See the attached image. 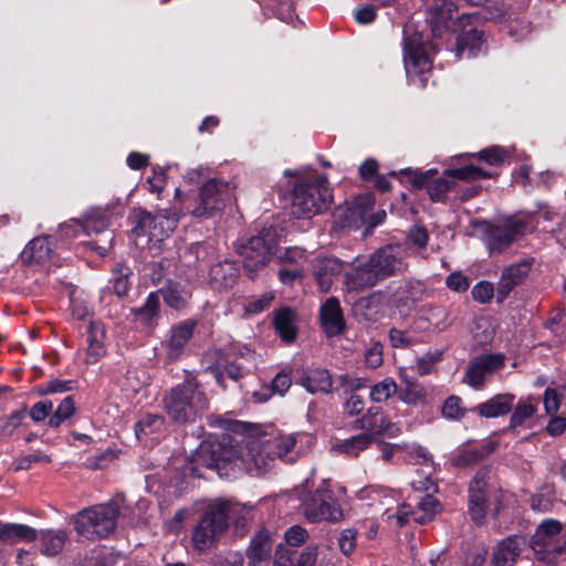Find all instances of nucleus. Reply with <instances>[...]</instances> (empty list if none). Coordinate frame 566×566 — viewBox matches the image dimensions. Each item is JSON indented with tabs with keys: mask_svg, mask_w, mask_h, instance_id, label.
<instances>
[{
	"mask_svg": "<svg viewBox=\"0 0 566 566\" xmlns=\"http://www.w3.org/2000/svg\"><path fill=\"white\" fill-rule=\"evenodd\" d=\"M271 552L270 538L263 533L256 534L247 551V557L251 565H256L269 557Z\"/></svg>",
	"mask_w": 566,
	"mask_h": 566,
	"instance_id": "nucleus-46",
	"label": "nucleus"
},
{
	"mask_svg": "<svg viewBox=\"0 0 566 566\" xmlns=\"http://www.w3.org/2000/svg\"><path fill=\"white\" fill-rule=\"evenodd\" d=\"M514 396L509 394L496 395L488 401L475 407V411L485 418H495L511 411Z\"/></svg>",
	"mask_w": 566,
	"mask_h": 566,
	"instance_id": "nucleus-40",
	"label": "nucleus"
},
{
	"mask_svg": "<svg viewBox=\"0 0 566 566\" xmlns=\"http://www.w3.org/2000/svg\"><path fill=\"white\" fill-rule=\"evenodd\" d=\"M40 552L44 556L54 557L62 553L69 534L64 530H43L39 532Z\"/></svg>",
	"mask_w": 566,
	"mask_h": 566,
	"instance_id": "nucleus-36",
	"label": "nucleus"
},
{
	"mask_svg": "<svg viewBox=\"0 0 566 566\" xmlns=\"http://www.w3.org/2000/svg\"><path fill=\"white\" fill-rule=\"evenodd\" d=\"M298 384L311 394H328L333 388L331 373L325 368L307 367L301 371Z\"/></svg>",
	"mask_w": 566,
	"mask_h": 566,
	"instance_id": "nucleus-23",
	"label": "nucleus"
},
{
	"mask_svg": "<svg viewBox=\"0 0 566 566\" xmlns=\"http://www.w3.org/2000/svg\"><path fill=\"white\" fill-rule=\"evenodd\" d=\"M163 407L174 423L182 426L201 418L209 409V399L197 377L187 373L181 384L164 395Z\"/></svg>",
	"mask_w": 566,
	"mask_h": 566,
	"instance_id": "nucleus-1",
	"label": "nucleus"
},
{
	"mask_svg": "<svg viewBox=\"0 0 566 566\" xmlns=\"http://www.w3.org/2000/svg\"><path fill=\"white\" fill-rule=\"evenodd\" d=\"M160 300L158 292H151L143 306L132 308L135 319L143 325L150 326L158 317Z\"/></svg>",
	"mask_w": 566,
	"mask_h": 566,
	"instance_id": "nucleus-45",
	"label": "nucleus"
},
{
	"mask_svg": "<svg viewBox=\"0 0 566 566\" xmlns=\"http://www.w3.org/2000/svg\"><path fill=\"white\" fill-rule=\"evenodd\" d=\"M381 407L373 406L358 419L355 420V428L360 430H367L368 432L378 422L381 413Z\"/></svg>",
	"mask_w": 566,
	"mask_h": 566,
	"instance_id": "nucleus-64",
	"label": "nucleus"
},
{
	"mask_svg": "<svg viewBox=\"0 0 566 566\" xmlns=\"http://www.w3.org/2000/svg\"><path fill=\"white\" fill-rule=\"evenodd\" d=\"M275 459H269L263 451V444L258 440L248 443V451L240 461L251 475L263 474Z\"/></svg>",
	"mask_w": 566,
	"mask_h": 566,
	"instance_id": "nucleus-27",
	"label": "nucleus"
},
{
	"mask_svg": "<svg viewBox=\"0 0 566 566\" xmlns=\"http://www.w3.org/2000/svg\"><path fill=\"white\" fill-rule=\"evenodd\" d=\"M437 44H427L421 33L406 25L403 29V63L410 82L424 86L431 72L432 60L429 50H436Z\"/></svg>",
	"mask_w": 566,
	"mask_h": 566,
	"instance_id": "nucleus-6",
	"label": "nucleus"
},
{
	"mask_svg": "<svg viewBox=\"0 0 566 566\" xmlns=\"http://www.w3.org/2000/svg\"><path fill=\"white\" fill-rule=\"evenodd\" d=\"M132 274L133 271L125 264H118V266L113 271V290L118 297L127 295L130 289L129 277Z\"/></svg>",
	"mask_w": 566,
	"mask_h": 566,
	"instance_id": "nucleus-51",
	"label": "nucleus"
},
{
	"mask_svg": "<svg viewBox=\"0 0 566 566\" xmlns=\"http://www.w3.org/2000/svg\"><path fill=\"white\" fill-rule=\"evenodd\" d=\"M313 266L315 281L323 293L331 290L334 279L343 271V262L333 256L317 258Z\"/></svg>",
	"mask_w": 566,
	"mask_h": 566,
	"instance_id": "nucleus-22",
	"label": "nucleus"
},
{
	"mask_svg": "<svg viewBox=\"0 0 566 566\" xmlns=\"http://www.w3.org/2000/svg\"><path fill=\"white\" fill-rule=\"evenodd\" d=\"M504 366V358L499 354H485L472 359L465 370L463 382L480 389L483 386L486 375L501 369Z\"/></svg>",
	"mask_w": 566,
	"mask_h": 566,
	"instance_id": "nucleus-17",
	"label": "nucleus"
},
{
	"mask_svg": "<svg viewBox=\"0 0 566 566\" xmlns=\"http://www.w3.org/2000/svg\"><path fill=\"white\" fill-rule=\"evenodd\" d=\"M398 391L396 381L386 377L370 387L369 397L374 402H384Z\"/></svg>",
	"mask_w": 566,
	"mask_h": 566,
	"instance_id": "nucleus-53",
	"label": "nucleus"
},
{
	"mask_svg": "<svg viewBox=\"0 0 566 566\" xmlns=\"http://www.w3.org/2000/svg\"><path fill=\"white\" fill-rule=\"evenodd\" d=\"M384 461H391L392 457L397 452L406 451L412 459L418 463H427L430 461L428 451L422 447H412L411 450L407 444L389 443L382 440H376Z\"/></svg>",
	"mask_w": 566,
	"mask_h": 566,
	"instance_id": "nucleus-39",
	"label": "nucleus"
},
{
	"mask_svg": "<svg viewBox=\"0 0 566 566\" xmlns=\"http://www.w3.org/2000/svg\"><path fill=\"white\" fill-rule=\"evenodd\" d=\"M260 4L270 10L277 19L285 23H292L294 13V0H258Z\"/></svg>",
	"mask_w": 566,
	"mask_h": 566,
	"instance_id": "nucleus-47",
	"label": "nucleus"
},
{
	"mask_svg": "<svg viewBox=\"0 0 566 566\" xmlns=\"http://www.w3.org/2000/svg\"><path fill=\"white\" fill-rule=\"evenodd\" d=\"M319 321L327 337L338 336L345 331L343 311L336 297H328L323 303L319 311Z\"/></svg>",
	"mask_w": 566,
	"mask_h": 566,
	"instance_id": "nucleus-19",
	"label": "nucleus"
},
{
	"mask_svg": "<svg viewBox=\"0 0 566 566\" xmlns=\"http://www.w3.org/2000/svg\"><path fill=\"white\" fill-rule=\"evenodd\" d=\"M302 510L306 520L312 523L337 522L343 517V512L334 497L333 491L326 488H319L306 495L302 501Z\"/></svg>",
	"mask_w": 566,
	"mask_h": 566,
	"instance_id": "nucleus-11",
	"label": "nucleus"
},
{
	"mask_svg": "<svg viewBox=\"0 0 566 566\" xmlns=\"http://www.w3.org/2000/svg\"><path fill=\"white\" fill-rule=\"evenodd\" d=\"M495 447L496 443L490 441L463 448L452 458L451 463L453 467L461 469L475 465L488 458L495 450Z\"/></svg>",
	"mask_w": 566,
	"mask_h": 566,
	"instance_id": "nucleus-29",
	"label": "nucleus"
},
{
	"mask_svg": "<svg viewBox=\"0 0 566 566\" xmlns=\"http://www.w3.org/2000/svg\"><path fill=\"white\" fill-rule=\"evenodd\" d=\"M471 294L474 301L488 304L494 296V285L489 281H480L473 286Z\"/></svg>",
	"mask_w": 566,
	"mask_h": 566,
	"instance_id": "nucleus-61",
	"label": "nucleus"
},
{
	"mask_svg": "<svg viewBox=\"0 0 566 566\" xmlns=\"http://www.w3.org/2000/svg\"><path fill=\"white\" fill-rule=\"evenodd\" d=\"M381 277L368 259L365 263L358 264L353 271L346 273V285L349 290L361 291L375 286Z\"/></svg>",
	"mask_w": 566,
	"mask_h": 566,
	"instance_id": "nucleus-24",
	"label": "nucleus"
},
{
	"mask_svg": "<svg viewBox=\"0 0 566 566\" xmlns=\"http://www.w3.org/2000/svg\"><path fill=\"white\" fill-rule=\"evenodd\" d=\"M417 323L419 324H431L439 331H444L450 326L449 313L442 306H430L428 308V316L420 317ZM422 327V325H420Z\"/></svg>",
	"mask_w": 566,
	"mask_h": 566,
	"instance_id": "nucleus-55",
	"label": "nucleus"
},
{
	"mask_svg": "<svg viewBox=\"0 0 566 566\" xmlns=\"http://www.w3.org/2000/svg\"><path fill=\"white\" fill-rule=\"evenodd\" d=\"M275 459H269L263 451V444L258 440L248 443V451L240 461L251 475L263 474Z\"/></svg>",
	"mask_w": 566,
	"mask_h": 566,
	"instance_id": "nucleus-26",
	"label": "nucleus"
},
{
	"mask_svg": "<svg viewBox=\"0 0 566 566\" xmlns=\"http://www.w3.org/2000/svg\"><path fill=\"white\" fill-rule=\"evenodd\" d=\"M25 418V411L19 410L10 413L0 427V433L3 437H10L22 424Z\"/></svg>",
	"mask_w": 566,
	"mask_h": 566,
	"instance_id": "nucleus-63",
	"label": "nucleus"
},
{
	"mask_svg": "<svg viewBox=\"0 0 566 566\" xmlns=\"http://www.w3.org/2000/svg\"><path fill=\"white\" fill-rule=\"evenodd\" d=\"M408 248L405 244H388L377 249L369 260L377 273L385 280L407 269Z\"/></svg>",
	"mask_w": 566,
	"mask_h": 566,
	"instance_id": "nucleus-15",
	"label": "nucleus"
},
{
	"mask_svg": "<svg viewBox=\"0 0 566 566\" xmlns=\"http://www.w3.org/2000/svg\"><path fill=\"white\" fill-rule=\"evenodd\" d=\"M119 512L115 501L83 509L73 517L74 530L88 541L107 538L116 530Z\"/></svg>",
	"mask_w": 566,
	"mask_h": 566,
	"instance_id": "nucleus-2",
	"label": "nucleus"
},
{
	"mask_svg": "<svg viewBox=\"0 0 566 566\" xmlns=\"http://www.w3.org/2000/svg\"><path fill=\"white\" fill-rule=\"evenodd\" d=\"M485 48L484 33L475 28L464 30L457 36V57H474Z\"/></svg>",
	"mask_w": 566,
	"mask_h": 566,
	"instance_id": "nucleus-28",
	"label": "nucleus"
},
{
	"mask_svg": "<svg viewBox=\"0 0 566 566\" xmlns=\"http://www.w3.org/2000/svg\"><path fill=\"white\" fill-rule=\"evenodd\" d=\"M295 313L284 307L275 313L274 327L280 337L286 343H292L296 337V328L294 326Z\"/></svg>",
	"mask_w": 566,
	"mask_h": 566,
	"instance_id": "nucleus-43",
	"label": "nucleus"
},
{
	"mask_svg": "<svg viewBox=\"0 0 566 566\" xmlns=\"http://www.w3.org/2000/svg\"><path fill=\"white\" fill-rule=\"evenodd\" d=\"M422 295L420 283L406 282L396 293L395 304L397 307H412Z\"/></svg>",
	"mask_w": 566,
	"mask_h": 566,
	"instance_id": "nucleus-48",
	"label": "nucleus"
},
{
	"mask_svg": "<svg viewBox=\"0 0 566 566\" xmlns=\"http://www.w3.org/2000/svg\"><path fill=\"white\" fill-rule=\"evenodd\" d=\"M135 238H146L147 242H161L171 233L180 219V214L167 210L151 213L143 208H136L129 217Z\"/></svg>",
	"mask_w": 566,
	"mask_h": 566,
	"instance_id": "nucleus-7",
	"label": "nucleus"
},
{
	"mask_svg": "<svg viewBox=\"0 0 566 566\" xmlns=\"http://www.w3.org/2000/svg\"><path fill=\"white\" fill-rule=\"evenodd\" d=\"M104 338V325L99 322H91L87 328V349L85 358L87 364L97 363L106 354Z\"/></svg>",
	"mask_w": 566,
	"mask_h": 566,
	"instance_id": "nucleus-33",
	"label": "nucleus"
},
{
	"mask_svg": "<svg viewBox=\"0 0 566 566\" xmlns=\"http://www.w3.org/2000/svg\"><path fill=\"white\" fill-rule=\"evenodd\" d=\"M232 506L227 501H214L207 505L192 531V544L197 551L212 547L228 530Z\"/></svg>",
	"mask_w": 566,
	"mask_h": 566,
	"instance_id": "nucleus-4",
	"label": "nucleus"
},
{
	"mask_svg": "<svg viewBox=\"0 0 566 566\" xmlns=\"http://www.w3.org/2000/svg\"><path fill=\"white\" fill-rule=\"evenodd\" d=\"M402 387L398 391L399 399L408 405H423L427 399L426 388L416 380L408 378L406 375L401 376Z\"/></svg>",
	"mask_w": 566,
	"mask_h": 566,
	"instance_id": "nucleus-42",
	"label": "nucleus"
},
{
	"mask_svg": "<svg viewBox=\"0 0 566 566\" xmlns=\"http://www.w3.org/2000/svg\"><path fill=\"white\" fill-rule=\"evenodd\" d=\"M53 250L48 237H38L30 241L21 253L24 264H42L49 261Z\"/></svg>",
	"mask_w": 566,
	"mask_h": 566,
	"instance_id": "nucleus-35",
	"label": "nucleus"
},
{
	"mask_svg": "<svg viewBox=\"0 0 566 566\" xmlns=\"http://www.w3.org/2000/svg\"><path fill=\"white\" fill-rule=\"evenodd\" d=\"M332 200L328 179H297L292 193L293 213L298 218L319 214Z\"/></svg>",
	"mask_w": 566,
	"mask_h": 566,
	"instance_id": "nucleus-5",
	"label": "nucleus"
},
{
	"mask_svg": "<svg viewBox=\"0 0 566 566\" xmlns=\"http://www.w3.org/2000/svg\"><path fill=\"white\" fill-rule=\"evenodd\" d=\"M462 400L458 396H450L446 399L442 406V415L443 417L451 420H460L465 415V409L461 405Z\"/></svg>",
	"mask_w": 566,
	"mask_h": 566,
	"instance_id": "nucleus-59",
	"label": "nucleus"
},
{
	"mask_svg": "<svg viewBox=\"0 0 566 566\" xmlns=\"http://www.w3.org/2000/svg\"><path fill=\"white\" fill-rule=\"evenodd\" d=\"M559 535H566V530H564L563 525L558 521L547 520L538 525L532 544L542 542V539L553 538L554 536L559 537Z\"/></svg>",
	"mask_w": 566,
	"mask_h": 566,
	"instance_id": "nucleus-54",
	"label": "nucleus"
},
{
	"mask_svg": "<svg viewBox=\"0 0 566 566\" xmlns=\"http://www.w3.org/2000/svg\"><path fill=\"white\" fill-rule=\"evenodd\" d=\"M442 509L441 503L431 494H426L417 499L416 505L403 503L396 513L390 514L386 511L388 520H395L398 527H402L412 518L418 524L430 522L434 515Z\"/></svg>",
	"mask_w": 566,
	"mask_h": 566,
	"instance_id": "nucleus-14",
	"label": "nucleus"
},
{
	"mask_svg": "<svg viewBox=\"0 0 566 566\" xmlns=\"http://www.w3.org/2000/svg\"><path fill=\"white\" fill-rule=\"evenodd\" d=\"M416 189L426 188L433 201H443L447 195L455 191V179H411Z\"/></svg>",
	"mask_w": 566,
	"mask_h": 566,
	"instance_id": "nucleus-37",
	"label": "nucleus"
},
{
	"mask_svg": "<svg viewBox=\"0 0 566 566\" xmlns=\"http://www.w3.org/2000/svg\"><path fill=\"white\" fill-rule=\"evenodd\" d=\"M526 546V539L521 535H511L500 541L492 551L491 566H516Z\"/></svg>",
	"mask_w": 566,
	"mask_h": 566,
	"instance_id": "nucleus-18",
	"label": "nucleus"
},
{
	"mask_svg": "<svg viewBox=\"0 0 566 566\" xmlns=\"http://www.w3.org/2000/svg\"><path fill=\"white\" fill-rule=\"evenodd\" d=\"M269 459H282L295 447L294 434L269 433L258 439Z\"/></svg>",
	"mask_w": 566,
	"mask_h": 566,
	"instance_id": "nucleus-25",
	"label": "nucleus"
},
{
	"mask_svg": "<svg viewBox=\"0 0 566 566\" xmlns=\"http://www.w3.org/2000/svg\"><path fill=\"white\" fill-rule=\"evenodd\" d=\"M275 248L276 241L269 230L261 231L238 247L237 252L249 277L252 279L270 262Z\"/></svg>",
	"mask_w": 566,
	"mask_h": 566,
	"instance_id": "nucleus-10",
	"label": "nucleus"
},
{
	"mask_svg": "<svg viewBox=\"0 0 566 566\" xmlns=\"http://www.w3.org/2000/svg\"><path fill=\"white\" fill-rule=\"evenodd\" d=\"M109 218L105 212H94L85 217L84 220L73 219L60 227L62 235L71 238L78 237L81 233L87 235L102 234L98 240L92 241V249L96 250L99 255H105L112 248L114 234L108 228Z\"/></svg>",
	"mask_w": 566,
	"mask_h": 566,
	"instance_id": "nucleus-9",
	"label": "nucleus"
},
{
	"mask_svg": "<svg viewBox=\"0 0 566 566\" xmlns=\"http://www.w3.org/2000/svg\"><path fill=\"white\" fill-rule=\"evenodd\" d=\"M196 327L197 322L193 319H186L171 326L164 344L167 359L170 363L181 358Z\"/></svg>",
	"mask_w": 566,
	"mask_h": 566,
	"instance_id": "nucleus-16",
	"label": "nucleus"
},
{
	"mask_svg": "<svg viewBox=\"0 0 566 566\" xmlns=\"http://www.w3.org/2000/svg\"><path fill=\"white\" fill-rule=\"evenodd\" d=\"M375 436H386L388 438H396L401 433V428L398 423L390 421L386 418L384 415V411L381 410L380 417L378 419V422H375V426L370 429L368 432Z\"/></svg>",
	"mask_w": 566,
	"mask_h": 566,
	"instance_id": "nucleus-57",
	"label": "nucleus"
},
{
	"mask_svg": "<svg viewBox=\"0 0 566 566\" xmlns=\"http://www.w3.org/2000/svg\"><path fill=\"white\" fill-rule=\"evenodd\" d=\"M39 537V532L25 524L0 523V542L17 544L19 542L32 543Z\"/></svg>",
	"mask_w": 566,
	"mask_h": 566,
	"instance_id": "nucleus-32",
	"label": "nucleus"
},
{
	"mask_svg": "<svg viewBox=\"0 0 566 566\" xmlns=\"http://www.w3.org/2000/svg\"><path fill=\"white\" fill-rule=\"evenodd\" d=\"M228 193V185L219 179H208L195 192L181 200L182 214H190L198 219H208L219 211Z\"/></svg>",
	"mask_w": 566,
	"mask_h": 566,
	"instance_id": "nucleus-8",
	"label": "nucleus"
},
{
	"mask_svg": "<svg viewBox=\"0 0 566 566\" xmlns=\"http://www.w3.org/2000/svg\"><path fill=\"white\" fill-rule=\"evenodd\" d=\"M208 370L213 375L218 385L223 389H226V378L239 381L245 375L243 367L224 357H220L216 364L208 367Z\"/></svg>",
	"mask_w": 566,
	"mask_h": 566,
	"instance_id": "nucleus-38",
	"label": "nucleus"
},
{
	"mask_svg": "<svg viewBox=\"0 0 566 566\" xmlns=\"http://www.w3.org/2000/svg\"><path fill=\"white\" fill-rule=\"evenodd\" d=\"M277 260L281 264H292L294 268H300V264L306 260L305 250L297 247L287 248L277 256Z\"/></svg>",
	"mask_w": 566,
	"mask_h": 566,
	"instance_id": "nucleus-62",
	"label": "nucleus"
},
{
	"mask_svg": "<svg viewBox=\"0 0 566 566\" xmlns=\"http://www.w3.org/2000/svg\"><path fill=\"white\" fill-rule=\"evenodd\" d=\"M457 11L458 7L452 0H432L429 4L432 32H437L440 28L448 31Z\"/></svg>",
	"mask_w": 566,
	"mask_h": 566,
	"instance_id": "nucleus-31",
	"label": "nucleus"
},
{
	"mask_svg": "<svg viewBox=\"0 0 566 566\" xmlns=\"http://www.w3.org/2000/svg\"><path fill=\"white\" fill-rule=\"evenodd\" d=\"M535 412L536 408L530 400H520L512 413L510 427L516 428L523 426Z\"/></svg>",
	"mask_w": 566,
	"mask_h": 566,
	"instance_id": "nucleus-56",
	"label": "nucleus"
},
{
	"mask_svg": "<svg viewBox=\"0 0 566 566\" xmlns=\"http://www.w3.org/2000/svg\"><path fill=\"white\" fill-rule=\"evenodd\" d=\"M224 463L226 457L220 444L201 442L191 457L193 473H197L200 468L220 469Z\"/></svg>",
	"mask_w": 566,
	"mask_h": 566,
	"instance_id": "nucleus-21",
	"label": "nucleus"
},
{
	"mask_svg": "<svg viewBox=\"0 0 566 566\" xmlns=\"http://www.w3.org/2000/svg\"><path fill=\"white\" fill-rule=\"evenodd\" d=\"M514 147H503L500 145H493L481 149L476 154H462L455 157L457 160L464 158L475 157L479 160L485 163L492 167H501L505 164H510L513 157Z\"/></svg>",
	"mask_w": 566,
	"mask_h": 566,
	"instance_id": "nucleus-30",
	"label": "nucleus"
},
{
	"mask_svg": "<svg viewBox=\"0 0 566 566\" xmlns=\"http://www.w3.org/2000/svg\"><path fill=\"white\" fill-rule=\"evenodd\" d=\"M239 271L235 263L229 261L218 262L210 269V284L214 290H227L235 283Z\"/></svg>",
	"mask_w": 566,
	"mask_h": 566,
	"instance_id": "nucleus-34",
	"label": "nucleus"
},
{
	"mask_svg": "<svg viewBox=\"0 0 566 566\" xmlns=\"http://www.w3.org/2000/svg\"><path fill=\"white\" fill-rule=\"evenodd\" d=\"M525 223L507 219L500 223H484L483 242L490 254L506 250L524 232Z\"/></svg>",
	"mask_w": 566,
	"mask_h": 566,
	"instance_id": "nucleus-13",
	"label": "nucleus"
},
{
	"mask_svg": "<svg viewBox=\"0 0 566 566\" xmlns=\"http://www.w3.org/2000/svg\"><path fill=\"white\" fill-rule=\"evenodd\" d=\"M375 197L370 193L355 197L335 211L336 224L342 229L349 230L364 228V235L370 234L387 217L384 209H375Z\"/></svg>",
	"mask_w": 566,
	"mask_h": 566,
	"instance_id": "nucleus-3",
	"label": "nucleus"
},
{
	"mask_svg": "<svg viewBox=\"0 0 566 566\" xmlns=\"http://www.w3.org/2000/svg\"><path fill=\"white\" fill-rule=\"evenodd\" d=\"M73 384L74 381L72 380L52 379L45 384L39 385L36 387V392L41 396L56 392H66L73 389Z\"/></svg>",
	"mask_w": 566,
	"mask_h": 566,
	"instance_id": "nucleus-60",
	"label": "nucleus"
},
{
	"mask_svg": "<svg viewBox=\"0 0 566 566\" xmlns=\"http://www.w3.org/2000/svg\"><path fill=\"white\" fill-rule=\"evenodd\" d=\"M161 293L165 303L175 310H182L187 306L190 294L178 285H169L161 289L158 294Z\"/></svg>",
	"mask_w": 566,
	"mask_h": 566,
	"instance_id": "nucleus-50",
	"label": "nucleus"
},
{
	"mask_svg": "<svg viewBox=\"0 0 566 566\" xmlns=\"http://www.w3.org/2000/svg\"><path fill=\"white\" fill-rule=\"evenodd\" d=\"M488 471L479 470L469 485L468 511L471 518L476 524H482L489 505L492 500L495 501V512L500 510V500L495 490H491L486 482Z\"/></svg>",
	"mask_w": 566,
	"mask_h": 566,
	"instance_id": "nucleus-12",
	"label": "nucleus"
},
{
	"mask_svg": "<svg viewBox=\"0 0 566 566\" xmlns=\"http://www.w3.org/2000/svg\"><path fill=\"white\" fill-rule=\"evenodd\" d=\"M76 411L75 402L72 396L65 397L54 413L50 417L48 424L51 428H59L65 420L70 419Z\"/></svg>",
	"mask_w": 566,
	"mask_h": 566,
	"instance_id": "nucleus-52",
	"label": "nucleus"
},
{
	"mask_svg": "<svg viewBox=\"0 0 566 566\" xmlns=\"http://www.w3.org/2000/svg\"><path fill=\"white\" fill-rule=\"evenodd\" d=\"M374 441L375 438L373 434L363 432L349 439L339 441L334 446V449L342 454L356 458L360 452L368 449Z\"/></svg>",
	"mask_w": 566,
	"mask_h": 566,
	"instance_id": "nucleus-41",
	"label": "nucleus"
},
{
	"mask_svg": "<svg viewBox=\"0 0 566 566\" xmlns=\"http://www.w3.org/2000/svg\"><path fill=\"white\" fill-rule=\"evenodd\" d=\"M531 271V263L523 261L504 269L497 282V302L504 301L515 286L522 284Z\"/></svg>",
	"mask_w": 566,
	"mask_h": 566,
	"instance_id": "nucleus-20",
	"label": "nucleus"
},
{
	"mask_svg": "<svg viewBox=\"0 0 566 566\" xmlns=\"http://www.w3.org/2000/svg\"><path fill=\"white\" fill-rule=\"evenodd\" d=\"M532 547L538 559L551 562L554 557L566 551V535L542 539V542L532 544Z\"/></svg>",
	"mask_w": 566,
	"mask_h": 566,
	"instance_id": "nucleus-44",
	"label": "nucleus"
},
{
	"mask_svg": "<svg viewBox=\"0 0 566 566\" xmlns=\"http://www.w3.org/2000/svg\"><path fill=\"white\" fill-rule=\"evenodd\" d=\"M442 177H493L491 174L482 170L481 167L473 164H465L459 168H448Z\"/></svg>",
	"mask_w": 566,
	"mask_h": 566,
	"instance_id": "nucleus-58",
	"label": "nucleus"
},
{
	"mask_svg": "<svg viewBox=\"0 0 566 566\" xmlns=\"http://www.w3.org/2000/svg\"><path fill=\"white\" fill-rule=\"evenodd\" d=\"M165 419L159 415L146 413L135 426L136 436L139 440L153 433L159 432L164 427Z\"/></svg>",
	"mask_w": 566,
	"mask_h": 566,
	"instance_id": "nucleus-49",
	"label": "nucleus"
}]
</instances>
